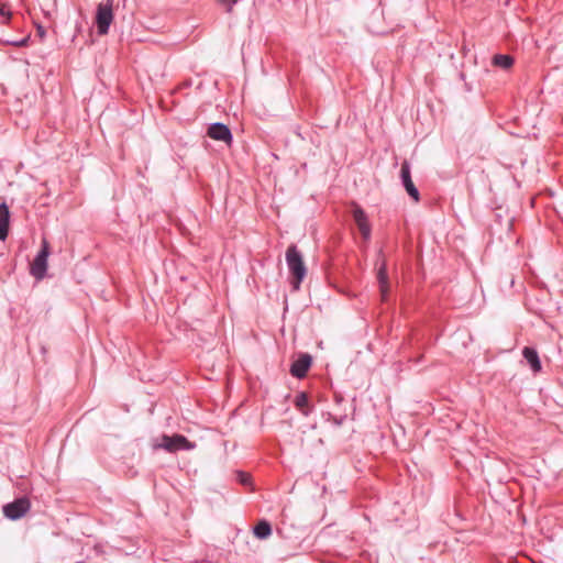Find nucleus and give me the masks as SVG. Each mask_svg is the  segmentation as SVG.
Returning <instances> with one entry per match:
<instances>
[{"label":"nucleus","mask_w":563,"mask_h":563,"mask_svg":"<svg viewBox=\"0 0 563 563\" xmlns=\"http://www.w3.org/2000/svg\"><path fill=\"white\" fill-rule=\"evenodd\" d=\"M286 262L291 275L290 283L294 289H299L303 280L307 268L303 258L295 245H290L286 251Z\"/></svg>","instance_id":"f257e3e1"},{"label":"nucleus","mask_w":563,"mask_h":563,"mask_svg":"<svg viewBox=\"0 0 563 563\" xmlns=\"http://www.w3.org/2000/svg\"><path fill=\"white\" fill-rule=\"evenodd\" d=\"M195 443L190 442L181 434H164L153 443L154 450L163 449L169 453H175L180 450L189 451L195 449Z\"/></svg>","instance_id":"f03ea898"},{"label":"nucleus","mask_w":563,"mask_h":563,"mask_svg":"<svg viewBox=\"0 0 563 563\" xmlns=\"http://www.w3.org/2000/svg\"><path fill=\"white\" fill-rule=\"evenodd\" d=\"M113 10L112 0H108L107 3H99L96 13V25L100 35H106L109 32V27L113 22Z\"/></svg>","instance_id":"7ed1b4c3"},{"label":"nucleus","mask_w":563,"mask_h":563,"mask_svg":"<svg viewBox=\"0 0 563 563\" xmlns=\"http://www.w3.org/2000/svg\"><path fill=\"white\" fill-rule=\"evenodd\" d=\"M49 255V243L46 239L42 240V249L31 263V274L36 279H43L47 269V258Z\"/></svg>","instance_id":"20e7f679"},{"label":"nucleus","mask_w":563,"mask_h":563,"mask_svg":"<svg viewBox=\"0 0 563 563\" xmlns=\"http://www.w3.org/2000/svg\"><path fill=\"white\" fill-rule=\"evenodd\" d=\"M31 507V503L26 497L15 499L14 501L3 506V514L11 520L22 518Z\"/></svg>","instance_id":"39448f33"},{"label":"nucleus","mask_w":563,"mask_h":563,"mask_svg":"<svg viewBox=\"0 0 563 563\" xmlns=\"http://www.w3.org/2000/svg\"><path fill=\"white\" fill-rule=\"evenodd\" d=\"M207 134L214 141H221L230 145L232 143V134L230 129L222 123H213L208 128Z\"/></svg>","instance_id":"423d86ee"},{"label":"nucleus","mask_w":563,"mask_h":563,"mask_svg":"<svg viewBox=\"0 0 563 563\" xmlns=\"http://www.w3.org/2000/svg\"><path fill=\"white\" fill-rule=\"evenodd\" d=\"M352 214H353V219H354L361 234L363 235V238L365 240L369 239L371 225L368 223V220H367V217H366L364 210L360 206L354 203Z\"/></svg>","instance_id":"0eeeda50"},{"label":"nucleus","mask_w":563,"mask_h":563,"mask_svg":"<svg viewBox=\"0 0 563 563\" xmlns=\"http://www.w3.org/2000/svg\"><path fill=\"white\" fill-rule=\"evenodd\" d=\"M400 176L408 195L413 198L416 202L419 201V191L411 179L410 166L406 161L401 164Z\"/></svg>","instance_id":"6e6552de"},{"label":"nucleus","mask_w":563,"mask_h":563,"mask_svg":"<svg viewBox=\"0 0 563 563\" xmlns=\"http://www.w3.org/2000/svg\"><path fill=\"white\" fill-rule=\"evenodd\" d=\"M311 365V356L309 354L300 355L291 365L290 373L297 378L306 376Z\"/></svg>","instance_id":"1a4fd4ad"},{"label":"nucleus","mask_w":563,"mask_h":563,"mask_svg":"<svg viewBox=\"0 0 563 563\" xmlns=\"http://www.w3.org/2000/svg\"><path fill=\"white\" fill-rule=\"evenodd\" d=\"M377 280L379 284V291H380L382 300H386V298L389 294V282H388L387 267H386L385 261H383L382 265L378 267Z\"/></svg>","instance_id":"9d476101"},{"label":"nucleus","mask_w":563,"mask_h":563,"mask_svg":"<svg viewBox=\"0 0 563 563\" xmlns=\"http://www.w3.org/2000/svg\"><path fill=\"white\" fill-rule=\"evenodd\" d=\"M10 224V211L5 202L0 203V240L4 241L8 236Z\"/></svg>","instance_id":"9b49d317"},{"label":"nucleus","mask_w":563,"mask_h":563,"mask_svg":"<svg viewBox=\"0 0 563 563\" xmlns=\"http://www.w3.org/2000/svg\"><path fill=\"white\" fill-rule=\"evenodd\" d=\"M522 354H523L525 358L527 360V362L529 363L531 369L534 373H538L541 371V362H540L539 355L534 349L527 346L523 349Z\"/></svg>","instance_id":"f8f14e48"},{"label":"nucleus","mask_w":563,"mask_h":563,"mask_svg":"<svg viewBox=\"0 0 563 563\" xmlns=\"http://www.w3.org/2000/svg\"><path fill=\"white\" fill-rule=\"evenodd\" d=\"M493 65L503 69H509L514 65V58L510 55H495L493 57Z\"/></svg>","instance_id":"ddd939ff"},{"label":"nucleus","mask_w":563,"mask_h":563,"mask_svg":"<svg viewBox=\"0 0 563 563\" xmlns=\"http://www.w3.org/2000/svg\"><path fill=\"white\" fill-rule=\"evenodd\" d=\"M272 533L271 525L267 521H260L254 528V534L260 539H265Z\"/></svg>","instance_id":"4468645a"},{"label":"nucleus","mask_w":563,"mask_h":563,"mask_svg":"<svg viewBox=\"0 0 563 563\" xmlns=\"http://www.w3.org/2000/svg\"><path fill=\"white\" fill-rule=\"evenodd\" d=\"M295 406L305 415L309 413L308 397L305 393H300L296 396Z\"/></svg>","instance_id":"2eb2a0df"},{"label":"nucleus","mask_w":563,"mask_h":563,"mask_svg":"<svg viewBox=\"0 0 563 563\" xmlns=\"http://www.w3.org/2000/svg\"><path fill=\"white\" fill-rule=\"evenodd\" d=\"M12 12L10 8L5 4L0 7V21L2 24H7L11 19Z\"/></svg>","instance_id":"dca6fc26"},{"label":"nucleus","mask_w":563,"mask_h":563,"mask_svg":"<svg viewBox=\"0 0 563 563\" xmlns=\"http://www.w3.org/2000/svg\"><path fill=\"white\" fill-rule=\"evenodd\" d=\"M217 2L224 8L225 12H231L238 0H217Z\"/></svg>","instance_id":"f3484780"},{"label":"nucleus","mask_w":563,"mask_h":563,"mask_svg":"<svg viewBox=\"0 0 563 563\" xmlns=\"http://www.w3.org/2000/svg\"><path fill=\"white\" fill-rule=\"evenodd\" d=\"M238 476L241 484L249 485L251 483V476L249 474L240 472Z\"/></svg>","instance_id":"a211bd4d"},{"label":"nucleus","mask_w":563,"mask_h":563,"mask_svg":"<svg viewBox=\"0 0 563 563\" xmlns=\"http://www.w3.org/2000/svg\"><path fill=\"white\" fill-rule=\"evenodd\" d=\"M2 41L8 43V44L15 45V46H23V45L26 44L27 37H24L21 41H10V40H5V38H3Z\"/></svg>","instance_id":"6ab92c4d"}]
</instances>
